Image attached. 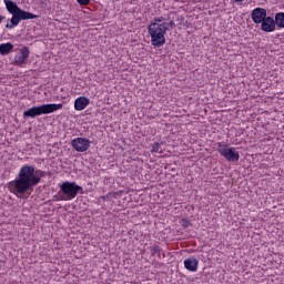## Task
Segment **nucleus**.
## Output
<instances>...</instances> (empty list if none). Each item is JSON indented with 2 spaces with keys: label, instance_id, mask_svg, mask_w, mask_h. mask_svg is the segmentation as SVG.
<instances>
[{
  "label": "nucleus",
  "instance_id": "1",
  "mask_svg": "<svg viewBox=\"0 0 284 284\" xmlns=\"http://www.w3.org/2000/svg\"><path fill=\"white\" fill-rule=\"evenodd\" d=\"M41 183V176H38L32 165H23L19 172L18 179L14 181L13 190L18 194L32 192L34 185Z\"/></svg>",
  "mask_w": 284,
  "mask_h": 284
},
{
  "label": "nucleus",
  "instance_id": "2",
  "mask_svg": "<svg viewBox=\"0 0 284 284\" xmlns=\"http://www.w3.org/2000/svg\"><path fill=\"white\" fill-rule=\"evenodd\" d=\"M4 6L9 14H12L9 22L6 24V28L8 30H13V28H17L21 21H28L30 19H39V16L28 12L26 10H22L19 8L17 2L12 0H3Z\"/></svg>",
  "mask_w": 284,
  "mask_h": 284
},
{
  "label": "nucleus",
  "instance_id": "3",
  "mask_svg": "<svg viewBox=\"0 0 284 284\" xmlns=\"http://www.w3.org/2000/svg\"><path fill=\"white\" fill-rule=\"evenodd\" d=\"M63 104H41L38 106H32L27 109L23 112V119H37V116H41V114H52V112H57V110H62Z\"/></svg>",
  "mask_w": 284,
  "mask_h": 284
},
{
  "label": "nucleus",
  "instance_id": "4",
  "mask_svg": "<svg viewBox=\"0 0 284 284\" xmlns=\"http://www.w3.org/2000/svg\"><path fill=\"white\" fill-rule=\"evenodd\" d=\"M78 194H83V187L79 186L77 182H63L58 192V201H72V199H77Z\"/></svg>",
  "mask_w": 284,
  "mask_h": 284
},
{
  "label": "nucleus",
  "instance_id": "5",
  "mask_svg": "<svg viewBox=\"0 0 284 284\" xmlns=\"http://www.w3.org/2000/svg\"><path fill=\"white\" fill-rule=\"evenodd\" d=\"M148 31L151 37V43L154 48H162V45H165V33L168 32V29L164 24L150 23Z\"/></svg>",
  "mask_w": 284,
  "mask_h": 284
},
{
  "label": "nucleus",
  "instance_id": "6",
  "mask_svg": "<svg viewBox=\"0 0 284 284\" xmlns=\"http://www.w3.org/2000/svg\"><path fill=\"white\" fill-rule=\"evenodd\" d=\"M217 152L230 163H236V161L241 159V155L239 154V151H236L235 148H230L227 146V144L223 142L217 143Z\"/></svg>",
  "mask_w": 284,
  "mask_h": 284
},
{
  "label": "nucleus",
  "instance_id": "7",
  "mask_svg": "<svg viewBox=\"0 0 284 284\" xmlns=\"http://www.w3.org/2000/svg\"><path fill=\"white\" fill-rule=\"evenodd\" d=\"M92 142L85 138H75L71 141V145L75 152H88Z\"/></svg>",
  "mask_w": 284,
  "mask_h": 284
},
{
  "label": "nucleus",
  "instance_id": "8",
  "mask_svg": "<svg viewBox=\"0 0 284 284\" xmlns=\"http://www.w3.org/2000/svg\"><path fill=\"white\" fill-rule=\"evenodd\" d=\"M267 17V9L265 8H255L252 10L251 19L253 23H256L257 26L261 24V22Z\"/></svg>",
  "mask_w": 284,
  "mask_h": 284
},
{
  "label": "nucleus",
  "instance_id": "9",
  "mask_svg": "<svg viewBox=\"0 0 284 284\" xmlns=\"http://www.w3.org/2000/svg\"><path fill=\"white\" fill-rule=\"evenodd\" d=\"M261 30L263 32H274V30H276V22L274 21V18L273 17H266L261 22Z\"/></svg>",
  "mask_w": 284,
  "mask_h": 284
},
{
  "label": "nucleus",
  "instance_id": "10",
  "mask_svg": "<svg viewBox=\"0 0 284 284\" xmlns=\"http://www.w3.org/2000/svg\"><path fill=\"white\" fill-rule=\"evenodd\" d=\"M30 58V49L28 47H23L20 49V52L16 54L14 61L17 65H23L26 63L27 59Z\"/></svg>",
  "mask_w": 284,
  "mask_h": 284
},
{
  "label": "nucleus",
  "instance_id": "11",
  "mask_svg": "<svg viewBox=\"0 0 284 284\" xmlns=\"http://www.w3.org/2000/svg\"><path fill=\"white\" fill-rule=\"evenodd\" d=\"M184 267L187 272H197L199 270V260L194 256H191L184 261Z\"/></svg>",
  "mask_w": 284,
  "mask_h": 284
},
{
  "label": "nucleus",
  "instance_id": "12",
  "mask_svg": "<svg viewBox=\"0 0 284 284\" xmlns=\"http://www.w3.org/2000/svg\"><path fill=\"white\" fill-rule=\"evenodd\" d=\"M90 105V99L85 97H80L74 101V110L80 112L81 110H85Z\"/></svg>",
  "mask_w": 284,
  "mask_h": 284
},
{
  "label": "nucleus",
  "instance_id": "13",
  "mask_svg": "<svg viewBox=\"0 0 284 284\" xmlns=\"http://www.w3.org/2000/svg\"><path fill=\"white\" fill-rule=\"evenodd\" d=\"M14 50V45L10 42L1 44V55L10 54Z\"/></svg>",
  "mask_w": 284,
  "mask_h": 284
},
{
  "label": "nucleus",
  "instance_id": "14",
  "mask_svg": "<svg viewBox=\"0 0 284 284\" xmlns=\"http://www.w3.org/2000/svg\"><path fill=\"white\" fill-rule=\"evenodd\" d=\"M275 27L277 28H284V12H278L275 14Z\"/></svg>",
  "mask_w": 284,
  "mask_h": 284
},
{
  "label": "nucleus",
  "instance_id": "15",
  "mask_svg": "<svg viewBox=\"0 0 284 284\" xmlns=\"http://www.w3.org/2000/svg\"><path fill=\"white\" fill-rule=\"evenodd\" d=\"M162 145H163V142H154L152 144V149H151L152 154L158 153V152L162 153L163 152V151H161Z\"/></svg>",
  "mask_w": 284,
  "mask_h": 284
},
{
  "label": "nucleus",
  "instance_id": "16",
  "mask_svg": "<svg viewBox=\"0 0 284 284\" xmlns=\"http://www.w3.org/2000/svg\"><path fill=\"white\" fill-rule=\"evenodd\" d=\"M166 21H168L166 18L158 17V18H154L153 21H151V23H158L159 26H163L166 23Z\"/></svg>",
  "mask_w": 284,
  "mask_h": 284
},
{
  "label": "nucleus",
  "instance_id": "17",
  "mask_svg": "<svg viewBox=\"0 0 284 284\" xmlns=\"http://www.w3.org/2000/svg\"><path fill=\"white\" fill-rule=\"evenodd\" d=\"M164 28L166 29V32L170 30H174V28H176V22H174V20L165 22Z\"/></svg>",
  "mask_w": 284,
  "mask_h": 284
},
{
  "label": "nucleus",
  "instance_id": "18",
  "mask_svg": "<svg viewBox=\"0 0 284 284\" xmlns=\"http://www.w3.org/2000/svg\"><path fill=\"white\" fill-rule=\"evenodd\" d=\"M154 254H161V246L155 245L153 247H151V255L154 256Z\"/></svg>",
  "mask_w": 284,
  "mask_h": 284
},
{
  "label": "nucleus",
  "instance_id": "19",
  "mask_svg": "<svg viewBox=\"0 0 284 284\" xmlns=\"http://www.w3.org/2000/svg\"><path fill=\"white\" fill-rule=\"evenodd\" d=\"M77 2L79 3V6H89L90 4V0H77Z\"/></svg>",
  "mask_w": 284,
  "mask_h": 284
},
{
  "label": "nucleus",
  "instance_id": "20",
  "mask_svg": "<svg viewBox=\"0 0 284 284\" xmlns=\"http://www.w3.org/2000/svg\"><path fill=\"white\" fill-rule=\"evenodd\" d=\"M182 225H183V227H187V225H190V222L184 220V223Z\"/></svg>",
  "mask_w": 284,
  "mask_h": 284
},
{
  "label": "nucleus",
  "instance_id": "21",
  "mask_svg": "<svg viewBox=\"0 0 284 284\" xmlns=\"http://www.w3.org/2000/svg\"><path fill=\"white\" fill-rule=\"evenodd\" d=\"M235 1V3H243V1H245V0H234Z\"/></svg>",
  "mask_w": 284,
  "mask_h": 284
},
{
  "label": "nucleus",
  "instance_id": "22",
  "mask_svg": "<svg viewBox=\"0 0 284 284\" xmlns=\"http://www.w3.org/2000/svg\"><path fill=\"white\" fill-rule=\"evenodd\" d=\"M0 52H1V45H0Z\"/></svg>",
  "mask_w": 284,
  "mask_h": 284
}]
</instances>
